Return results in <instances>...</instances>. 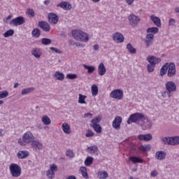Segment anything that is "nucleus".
<instances>
[{
    "label": "nucleus",
    "instance_id": "f257e3e1",
    "mask_svg": "<svg viewBox=\"0 0 179 179\" xmlns=\"http://www.w3.org/2000/svg\"><path fill=\"white\" fill-rule=\"evenodd\" d=\"M72 36L78 41H82L83 43L89 41V35L83 31L75 29L72 31Z\"/></svg>",
    "mask_w": 179,
    "mask_h": 179
},
{
    "label": "nucleus",
    "instance_id": "f03ea898",
    "mask_svg": "<svg viewBox=\"0 0 179 179\" xmlns=\"http://www.w3.org/2000/svg\"><path fill=\"white\" fill-rule=\"evenodd\" d=\"M34 141V135L31 134V131H27L25 132L22 139L18 140V143L20 145V146H26L27 145H30L31 143Z\"/></svg>",
    "mask_w": 179,
    "mask_h": 179
},
{
    "label": "nucleus",
    "instance_id": "7ed1b4c3",
    "mask_svg": "<svg viewBox=\"0 0 179 179\" xmlns=\"http://www.w3.org/2000/svg\"><path fill=\"white\" fill-rule=\"evenodd\" d=\"M145 118V115L141 113H136L131 114L129 119L127 120V124H131L132 123L137 124L138 125H141V122H143V119Z\"/></svg>",
    "mask_w": 179,
    "mask_h": 179
},
{
    "label": "nucleus",
    "instance_id": "20e7f679",
    "mask_svg": "<svg viewBox=\"0 0 179 179\" xmlns=\"http://www.w3.org/2000/svg\"><path fill=\"white\" fill-rule=\"evenodd\" d=\"M10 173L14 178H18L22 176V168L17 164L11 163L9 166Z\"/></svg>",
    "mask_w": 179,
    "mask_h": 179
},
{
    "label": "nucleus",
    "instance_id": "39448f33",
    "mask_svg": "<svg viewBox=\"0 0 179 179\" xmlns=\"http://www.w3.org/2000/svg\"><path fill=\"white\" fill-rule=\"evenodd\" d=\"M100 121H101V117L100 116L94 117L91 121L90 127L93 128L96 134H101V126L99 124Z\"/></svg>",
    "mask_w": 179,
    "mask_h": 179
},
{
    "label": "nucleus",
    "instance_id": "423d86ee",
    "mask_svg": "<svg viewBox=\"0 0 179 179\" xmlns=\"http://www.w3.org/2000/svg\"><path fill=\"white\" fill-rule=\"evenodd\" d=\"M177 74V69H176V64L173 62H170L168 64L167 76L169 78H174Z\"/></svg>",
    "mask_w": 179,
    "mask_h": 179
},
{
    "label": "nucleus",
    "instance_id": "0eeeda50",
    "mask_svg": "<svg viewBox=\"0 0 179 179\" xmlns=\"http://www.w3.org/2000/svg\"><path fill=\"white\" fill-rule=\"evenodd\" d=\"M140 125L143 131H147V129H150L152 128L153 124L150 120L144 116L143 122H141Z\"/></svg>",
    "mask_w": 179,
    "mask_h": 179
},
{
    "label": "nucleus",
    "instance_id": "6e6552de",
    "mask_svg": "<svg viewBox=\"0 0 179 179\" xmlns=\"http://www.w3.org/2000/svg\"><path fill=\"white\" fill-rule=\"evenodd\" d=\"M110 96L116 100H122V97H124V92L121 90H115L111 92Z\"/></svg>",
    "mask_w": 179,
    "mask_h": 179
},
{
    "label": "nucleus",
    "instance_id": "1a4fd4ad",
    "mask_svg": "<svg viewBox=\"0 0 179 179\" xmlns=\"http://www.w3.org/2000/svg\"><path fill=\"white\" fill-rule=\"evenodd\" d=\"M129 24H131L133 27H135L141 22V18H139L138 16L135 15L134 14H130L129 15Z\"/></svg>",
    "mask_w": 179,
    "mask_h": 179
},
{
    "label": "nucleus",
    "instance_id": "9d476101",
    "mask_svg": "<svg viewBox=\"0 0 179 179\" xmlns=\"http://www.w3.org/2000/svg\"><path fill=\"white\" fill-rule=\"evenodd\" d=\"M25 22L24 17L20 16L13 19L10 22V24H13V26H22V24H24Z\"/></svg>",
    "mask_w": 179,
    "mask_h": 179
},
{
    "label": "nucleus",
    "instance_id": "9b49d317",
    "mask_svg": "<svg viewBox=\"0 0 179 179\" xmlns=\"http://www.w3.org/2000/svg\"><path fill=\"white\" fill-rule=\"evenodd\" d=\"M121 122H122V117L121 116H117L115 117L112 126L116 130L121 129Z\"/></svg>",
    "mask_w": 179,
    "mask_h": 179
},
{
    "label": "nucleus",
    "instance_id": "f8f14e48",
    "mask_svg": "<svg viewBox=\"0 0 179 179\" xmlns=\"http://www.w3.org/2000/svg\"><path fill=\"white\" fill-rule=\"evenodd\" d=\"M31 148H32L34 152H40V150H43V143L38 141L34 140L31 143Z\"/></svg>",
    "mask_w": 179,
    "mask_h": 179
},
{
    "label": "nucleus",
    "instance_id": "ddd939ff",
    "mask_svg": "<svg viewBox=\"0 0 179 179\" xmlns=\"http://www.w3.org/2000/svg\"><path fill=\"white\" fill-rule=\"evenodd\" d=\"M38 27H40V29H42V30H43V31H45L46 33L50 32V30H51V27L50 26V24L45 21H39L38 22Z\"/></svg>",
    "mask_w": 179,
    "mask_h": 179
},
{
    "label": "nucleus",
    "instance_id": "4468645a",
    "mask_svg": "<svg viewBox=\"0 0 179 179\" xmlns=\"http://www.w3.org/2000/svg\"><path fill=\"white\" fill-rule=\"evenodd\" d=\"M165 87L169 93H172V92H176L177 90V85L173 81H168L165 84Z\"/></svg>",
    "mask_w": 179,
    "mask_h": 179
},
{
    "label": "nucleus",
    "instance_id": "2eb2a0df",
    "mask_svg": "<svg viewBox=\"0 0 179 179\" xmlns=\"http://www.w3.org/2000/svg\"><path fill=\"white\" fill-rule=\"evenodd\" d=\"M155 35L153 34H147L145 39V43L147 48H149L152 44H153V40Z\"/></svg>",
    "mask_w": 179,
    "mask_h": 179
},
{
    "label": "nucleus",
    "instance_id": "dca6fc26",
    "mask_svg": "<svg viewBox=\"0 0 179 179\" xmlns=\"http://www.w3.org/2000/svg\"><path fill=\"white\" fill-rule=\"evenodd\" d=\"M113 41H115V43H124V35H122V34L120 33V32H116L115 34H113Z\"/></svg>",
    "mask_w": 179,
    "mask_h": 179
},
{
    "label": "nucleus",
    "instance_id": "f3484780",
    "mask_svg": "<svg viewBox=\"0 0 179 179\" xmlns=\"http://www.w3.org/2000/svg\"><path fill=\"white\" fill-rule=\"evenodd\" d=\"M48 20L49 23L57 24V23H58V20H59V18H58V15H57V14L50 13L48 15Z\"/></svg>",
    "mask_w": 179,
    "mask_h": 179
},
{
    "label": "nucleus",
    "instance_id": "a211bd4d",
    "mask_svg": "<svg viewBox=\"0 0 179 179\" xmlns=\"http://www.w3.org/2000/svg\"><path fill=\"white\" fill-rule=\"evenodd\" d=\"M148 61L150 64L154 65L156 66L157 64H159V62H162V59L157 58L155 56H148Z\"/></svg>",
    "mask_w": 179,
    "mask_h": 179
},
{
    "label": "nucleus",
    "instance_id": "6ab92c4d",
    "mask_svg": "<svg viewBox=\"0 0 179 179\" xmlns=\"http://www.w3.org/2000/svg\"><path fill=\"white\" fill-rule=\"evenodd\" d=\"M57 8H62V9H64V10H71L72 9V5L66 1H62L60 3L57 4Z\"/></svg>",
    "mask_w": 179,
    "mask_h": 179
},
{
    "label": "nucleus",
    "instance_id": "aec40b11",
    "mask_svg": "<svg viewBox=\"0 0 179 179\" xmlns=\"http://www.w3.org/2000/svg\"><path fill=\"white\" fill-rule=\"evenodd\" d=\"M138 138L140 141H145V142H149V141H152L153 136L150 134H139Z\"/></svg>",
    "mask_w": 179,
    "mask_h": 179
},
{
    "label": "nucleus",
    "instance_id": "412c9836",
    "mask_svg": "<svg viewBox=\"0 0 179 179\" xmlns=\"http://www.w3.org/2000/svg\"><path fill=\"white\" fill-rule=\"evenodd\" d=\"M179 145V136L169 137V145L176 146Z\"/></svg>",
    "mask_w": 179,
    "mask_h": 179
},
{
    "label": "nucleus",
    "instance_id": "4be33fe9",
    "mask_svg": "<svg viewBox=\"0 0 179 179\" xmlns=\"http://www.w3.org/2000/svg\"><path fill=\"white\" fill-rule=\"evenodd\" d=\"M166 156H167L166 151H157L155 153V157L157 160H164Z\"/></svg>",
    "mask_w": 179,
    "mask_h": 179
},
{
    "label": "nucleus",
    "instance_id": "5701e85b",
    "mask_svg": "<svg viewBox=\"0 0 179 179\" xmlns=\"http://www.w3.org/2000/svg\"><path fill=\"white\" fill-rule=\"evenodd\" d=\"M29 151L21 150L17 152V157H18V159H27V157H29Z\"/></svg>",
    "mask_w": 179,
    "mask_h": 179
},
{
    "label": "nucleus",
    "instance_id": "b1692460",
    "mask_svg": "<svg viewBox=\"0 0 179 179\" xmlns=\"http://www.w3.org/2000/svg\"><path fill=\"white\" fill-rule=\"evenodd\" d=\"M98 72L101 76L106 75V72H107V70L106 69V66H104V64L101 63L99 64L98 67Z\"/></svg>",
    "mask_w": 179,
    "mask_h": 179
},
{
    "label": "nucleus",
    "instance_id": "393cba45",
    "mask_svg": "<svg viewBox=\"0 0 179 179\" xmlns=\"http://www.w3.org/2000/svg\"><path fill=\"white\" fill-rule=\"evenodd\" d=\"M150 19L151 20L153 21V23L157 27H160L162 26V20H160V18H159L158 17H156L155 15H151Z\"/></svg>",
    "mask_w": 179,
    "mask_h": 179
},
{
    "label": "nucleus",
    "instance_id": "a878e982",
    "mask_svg": "<svg viewBox=\"0 0 179 179\" xmlns=\"http://www.w3.org/2000/svg\"><path fill=\"white\" fill-rule=\"evenodd\" d=\"M62 129L64 134H66L67 135L71 134V126H69L68 123H63L62 125Z\"/></svg>",
    "mask_w": 179,
    "mask_h": 179
},
{
    "label": "nucleus",
    "instance_id": "bb28decb",
    "mask_svg": "<svg viewBox=\"0 0 179 179\" xmlns=\"http://www.w3.org/2000/svg\"><path fill=\"white\" fill-rule=\"evenodd\" d=\"M31 54L32 55H34V57H35V58H40L41 55H43V53H41V50H40V48H34L31 51Z\"/></svg>",
    "mask_w": 179,
    "mask_h": 179
},
{
    "label": "nucleus",
    "instance_id": "cd10ccee",
    "mask_svg": "<svg viewBox=\"0 0 179 179\" xmlns=\"http://www.w3.org/2000/svg\"><path fill=\"white\" fill-rule=\"evenodd\" d=\"M169 69V63H165L160 69L161 76H164L167 73Z\"/></svg>",
    "mask_w": 179,
    "mask_h": 179
},
{
    "label": "nucleus",
    "instance_id": "c85d7f7f",
    "mask_svg": "<svg viewBox=\"0 0 179 179\" xmlns=\"http://www.w3.org/2000/svg\"><path fill=\"white\" fill-rule=\"evenodd\" d=\"M31 34L34 38H38L41 36V31L38 28H35L32 30Z\"/></svg>",
    "mask_w": 179,
    "mask_h": 179
},
{
    "label": "nucleus",
    "instance_id": "c756f323",
    "mask_svg": "<svg viewBox=\"0 0 179 179\" xmlns=\"http://www.w3.org/2000/svg\"><path fill=\"white\" fill-rule=\"evenodd\" d=\"M151 148H152V145L150 144L141 145L138 148V149H139V150H141V152H149V150H150Z\"/></svg>",
    "mask_w": 179,
    "mask_h": 179
},
{
    "label": "nucleus",
    "instance_id": "7c9ffc66",
    "mask_svg": "<svg viewBox=\"0 0 179 179\" xmlns=\"http://www.w3.org/2000/svg\"><path fill=\"white\" fill-rule=\"evenodd\" d=\"M55 78H56L57 80H64V79H65V75L59 71H56L55 73Z\"/></svg>",
    "mask_w": 179,
    "mask_h": 179
},
{
    "label": "nucleus",
    "instance_id": "2f4dec72",
    "mask_svg": "<svg viewBox=\"0 0 179 179\" xmlns=\"http://www.w3.org/2000/svg\"><path fill=\"white\" fill-rule=\"evenodd\" d=\"M91 91H92V95L95 97V96H97L99 94V87L96 85H93L91 87Z\"/></svg>",
    "mask_w": 179,
    "mask_h": 179
},
{
    "label": "nucleus",
    "instance_id": "473e14b6",
    "mask_svg": "<svg viewBox=\"0 0 179 179\" xmlns=\"http://www.w3.org/2000/svg\"><path fill=\"white\" fill-rule=\"evenodd\" d=\"M82 176L84 178H89V175L87 174V168L85 166H81L80 169Z\"/></svg>",
    "mask_w": 179,
    "mask_h": 179
},
{
    "label": "nucleus",
    "instance_id": "72a5a7b5",
    "mask_svg": "<svg viewBox=\"0 0 179 179\" xmlns=\"http://www.w3.org/2000/svg\"><path fill=\"white\" fill-rule=\"evenodd\" d=\"M87 150L91 155H94V153L96 152L97 150H99V148H97L96 145H92L90 147H87Z\"/></svg>",
    "mask_w": 179,
    "mask_h": 179
},
{
    "label": "nucleus",
    "instance_id": "f704fd0d",
    "mask_svg": "<svg viewBox=\"0 0 179 179\" xmlns=\"http://www.w3.org/2000/svg\"><path fill=\"white\" fill-rule=\"evenodd\" d=\"M86 99H87V96L86 95L79 94L78 103L80 104H87L86 101H85L86 100Z\"/></svg>",
    "mask_w": 179,
    "mask_h": 179
},
{
    "label": "nucleus",
    "instance_id": "c9c22d12",
    "mask_svg": "<svg viewBox=\"0 0 179 179\" xmlns=\"http://www.w3.org/2000/svg\"><path fill=\"white\" fill-rule=\"evenodd\" d=\"M83 66L85 68V69H87L88 73H93L96 71V67L93 66H88L86 64H83Z\"/></svg>",
    "mask_w": 179,
    "mask_h": 179
},
{
    "label": "nucleus",
    "instance_id": "e433bc0d",
    "mask_svg": "<svg viewBox=\"0 0 179 179\" xmlns=\"http://www.w3.org/2000/svg\"><path fill=\"white\" fill-rule=\"evenodd\" d=\"M129 160H130L131 162H132V163H143V160H142V159L138 157H130L129 158Z\"/></svg>",
    "mask_w": 179,
    "mask_h": 179
},
{
    "label": "nucleus",
    "instance_id": "4c0bfd02",
    "mask_svg": "<svg viewBox=\"0 0 179 179\" xmlns=\"http://www.w3.org/2000/svg\"><path fill=\"white\" fill-rule=\"evenodd\" d=\"M98 177L100 179H106L108 177V173L106 171H99L98 173Z\"/></svg>",
    "mask_w": 179,
    "mask_h": 179
},
{
    "label": "nucleus",
    "instance_id": "58836bf2",
    "mask_svg": "<svg viewBox=\"0 0 179 179\" xmlns=\"http://www.w3.org/2000/svg\"><path fill=\"white\" fill-rule=\"evenodd\" d=\"M41 44H43V45H50V44H51V43H52L51 39L48 38H43L41 40Z\"/></svg>",
    "mask_w": 179,
    "mask_h": 179
},
{
    "label": "nucleus",
    "instance_id": "ea45409f",
    "mask_svg": "<svg viewBox=\"0 0 179 179\" xmlns=\"http://www.w3.org/2000/svg\"><path fill=\"white\" fill-rule=\"evenodd\" d=\"M147 33H152L153 34H157L159 33V28L155 27H150L147 29Z\"/></svg>",
    "mask_w": 179,
    "mask_h": 179
},
{
    "label": "nucleus",
    "instance_id": "a19ab883",
    "mask_svg": "<svg viewBox=\"0 0 179 179\" xmlns=\"http://www.w3.org/2000/svg\"><path fill=\"white\" fill-rule=\"evenodd\" d=\"M34 90V87H28L22 90L21 92V94L24 95V94H29V93H31Z\"/></svg>",
    "mask_w": 179,
    "mask_h": 179
},
{
    "label": "nucleus",
    "instance_id": "79ce46f5",
    "mask_svg": "<svg viewBox=\"0 0 179 179\" xmlns=\"http://www.w3.org/2000/svg\"><path fill=\"white\" fill-rule=\"evenodd\" d=\"M42 122H43L45 125H50V124H51V120L48 116L45 115L42 117Z\"/></svg>",
    "mask_w": 179,
    "mask_h": 179
},
{
    "label": "nucleus",
    "instance_id": "37998d69",
    "mask_svg": "<svg viewBox=\"0 0 179 179\" xmlns=\"http://www.w3.org/2000/svg\"><path fill=\"white\" fill-rule=\"evenodd\" d=\"M92 163H93V157H87L85 161V166L89 167L90 166H92Z\"/></svg>",
    "mask_w": 179,
    "mask_h": 179
},
{
    "label": "nucleus",
    "instance_id": "c03bdc74",
    "mask_svg": "<svg viewBox=\"0 0 179 179\" xmlns=\"http://www.w3.org/2000/svg\"><path fill=\"white\" fill-rule=\"evenodd\" d=\"M127 48L131 54H136V50L134 48V47L132 46V45H131V43L127 44Z\"/></svg>",
    "mask_w": 179,
    "mask_h": 179
},
{
    "label": "nucleus",
    "instance_id": "a18cd8bd",
    "mask_svg": "<svg viewBox=\"0 0 179 179\" xmlns=\"http://www.w3.org/2000/svg\"><path fill=\"white\" fill-rule=\"evenodd\" d=\"M13 34H15V31L13 29H9L3 34V36L6 38L10 37L13 36Z\"/></svg>",
    "mask_w": 179,
    "mask_h": 179
},
{
    "label": "nucleus",
    "instance_id": "49530a36",
    "mask_svg": "<svg viewBox=\"0 0 179 179\" xmlns=\"http://www.w3.org/2000/svg\"><path fill=\"white\" fill-rule=\"evenodd\" d=\"M46 176L48 178H49L50 179H52L54 178V177H55V173L52 172L50 170H48L46 172Z\"/></svg>",
    "mask_w": 179,
    "mask_h": 179
},
{
    "label": "nucleus",
    "instance_id": "de8ad7c7",
    "mask_svg": "<svg viewBox=\"0 0 179 179\" xmlns=\"http://www.w3.org/2000/svg\"><path fill=\"white\" fill-rule=\"evenodd\" d=\"M9 96V92L8 91H1L0 92V98L1 99H5L6 97H8Z\"/></svg>",
    "mask_w": 179,
    "mask_h": 179
},
{
    "label": "nucleus",
    "instance_id": "09e8293b",
    "mask_svg": "<svg viewBox=\"0 0 179 179\" xmlns=\"http://www.w3.org/2000/svg\"><path fill=\"white\" fill-rule=\"evenodd\" d=\"M155 65L153 64H150L149 63V64H148L147 66V69H148V72L150 73V72H154L155 71Z\"/></svg>",
    "mask_w": 179,
    "mask_h": 179
},
{
    "label": "nucleus",
    "instance_id": "8fccbe9b",
    "mask_svg": "<svg viewBox=\"0 0 179 179\" xmlns=\"http://www.w3.org/2000/svg\"><path fill=\"white\" fill-rule=\"evenodd\" d=\"M66 156L72 159V157H74L75 154L73 153V151L72 150H68L66 152Z\"/></svg>",
    "mask_w": 179,
    "mask_h": 179
},
{
    "label": "nucleus",
    "instance_id": "3c124183",
    "mask_svg": "<svg viewBox=\"0 0 179 179\" xmlns=\"http://www.w3.org/2000/svg\"><path fill=\"white\" fill-rule=\"evenodd\" d=\"M50 171H52V173H55V171H57L58 170V166H57L56 164H52L50 165Z\"/></svg>",
    "mask_w": 179,
    "mask_h": 179
},
{
    "label": "nucleus",
    "instance_id": "603ef678",
    "mask_svg": "<svg viewBox=\"0 0 179 179\" xmlns=\"http://www.w3.org/2000/svg\"><path fill=\"white\" fill-rule=\"evenodd\" d=\"M162 141L164 145H170V137H164L162 138Z\"/></svg>",
    "mask_w": 179,
    "mask_h": 179
},
{
    "label": "nucleus",
    "instance_id": "864d4df0",
    "mask_svg": "<svg viewBox=\"0 0 179 179\" xmlns=\"http://www.w3.org/2000/svg\"><path fill=\"white\" fill-rule=\"evenodd\" d=\"M162 97L164 99H166V97L168 96V97H171V92H169V91H165L162 93Z\"/></svg>",
    "mask_w": 179,
    "mask_h": 179
},
{
    "label": "nucleus",
    "instance_id": "5fc2aeb1",
    "mask_svg": "<svg viewBox=\"0 0 179 179\" xmlns=\"http://www.w3.org/2000/svg\"><path fill=\"white\" fill-rule=\"evenodd\" d=\"M66 78L67 79H76V78H78V76L76 74H72V73H69L66 75Z\"/></svg>",
    "mask_w": 179,
    "mask_h": 179
},
{
    "label": "nucleus",
    "instance_id": "6e6d98bb",
    "mask_svg": "<svg viewBox=\"0 0 179 179\" xmlns=\"http://www.w3.org/2000/svg\"><path fill=\"white\" fill-rule=\"evenodd\" d=\"M27 13L29 16H31V17H34V10L31 9V8H29L27 9Z\"/></svg>",
    "mask_w": 179,
    "mask_h": 179
},
{
    "label": "nucleus",
    "instance_id": "4d7b16f0",
    "mask_svg": "<svg viewBox=\"0 0 179 179\" xmlns=\"http://www.w3.org/2000/svg\"><path fill=\"white\" fill-rule=\"evenodd\" d=\"M94 133L93 131H92V130H88L85 136L87 138H92V136H94Z\"/></svg>",
    "mask_w": 179,
    "mask_h": 179
},
{
    "label": "nucleus",
    "instance_id": "13d9d810",
    "mask_svg": "<svg viewBox=\"0 0 179 179\" xmlns=\"http://www.w3.org/2000/svg\"><path fill=\"white\" fill-rule=\"evenodd\" d=\"M50 50H51V51H55V52H56V54H62V51H61L60 50L57 49L55 48L52 47V48H50Z\"/></svg>",
    "mask_w": 179,
    "mask_h": 179
},
{
    "label": "nucleus",
    "instance_id": "bf43d9fd",
    "mask_svg": "<svg viewBox=\"0 0 179 179\" xmlns=\"http://www.w3.org/2000/svg\"><path fill=\"white\" fill-rule=\"evenodd\" d=\"M169 26H174L176 24V20L171 18L169 21Z\"/></svg>",
    "mask_w": 179,
    "mask_h": 179
},
{
    "label": "nucleus",
    "instance_id": "052dcab7",
    "mask_svg": "<svg viewBox=\"0 0 179 179\" xmlns=\"http://www.w3.org/2000/svg\"><path fill=\"white\" fill-rule=\"evenodd\" d=\"M93 117V114L89 113H85L84 115V118H92Z\"/></svg>",
    "mask_w": 179,
    "mask_h": 179
},
{
    "label": "nucleus",
    "instance_id": "680f3d73",
    "mask_svg": "<svg viewBox=\"0 0 179 179\" xmlns=\"http://www.w3.org/2000/svg\"><path fill=\"white\" fill-rule=\"evenodd\" d=\"M10 19H12V15H8L7 17H6L4 20H3V22L5 23H8V22H9V20H10Z\"/></svg>",
    "mask_w": 179,
    "mask_h": 179
},
{
    "label": "nucleus",
    "instance_id": "e2e57ef3",
    "mask_svg": "<svg viewBox=\"0 0 179 179\" xmlns=\"http://www.w3.org/2000/svg\"><path fill=\"white\" fill-rule=\"evenodd\" d=\"M150 175H151L152 177H156L157 176V171H153L151 172Z\"/></svg>",
    "mask_w": 179,
    "mask_h": 179
},
{
    "label": "nucleus",
    "instance_id": "0e129e2a",
    "mask_svg": "<svg viewBox=\"0 0 179 179\" xmlns=\"http://www.w3.org/2000/svg\"><path fill=\"white\" fill-rule=\"evenodd\" d=\"M69 44H70V45H76V43H75L73 40L71 39L69 41Z\"/></svg>",
    "mask_w": 179,
    "mask_h": 179
},
{
    "label": "nucleus",
    "instance_id": "69168bd1",
    "mask_svg": "<svg viewBox=\"0 0 179 179\" xmlns=\"http://www.w3.org/2000/svg\"><path fill=\"white\" fill-rule=\"evenodd\" d=\"M126 2L128 5H132V3H134V0H126Z\"/></svg>",
    "mask_w": 179,
    "mask_h": 179
},
{
    "label": "nucleus",
    "instance_id": "338daca9",
    "mask_svg": "<svg viewBox=\"0 0 179 179\" xmlns=\"http://www.w3.org/2000/svg\"><path fill=\"white\" fill-rule=\"evenodd\" d=\"M66 179H76V178L75 177V176L71 175L68 176Z\"/></svg>",
    "mask_w": 179,
    "mask_h": 179
},
{
    "label": "nucleus",
    "instance_id": "774afa93",
    "mask_svg": "<svg viewBox=\"0 0 179 179\" xmlns=\"http://www.w3.org/2000/svg\"><path fill=\"white\" fill-rule=\"evenodd\" d=\"M93 48L95 51H99V45H94Z\"/></svg>",
    "mask_w": 179,
    "mask_h": 179
}]
</instances>
